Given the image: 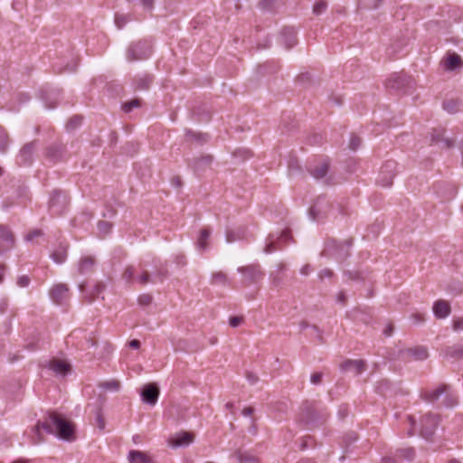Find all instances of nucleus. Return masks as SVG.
Segmentation results:
<instances>
[{
    "mask_svg": "<svg viewBox=\"0 0 463 463\" xmlns=\"http://www.w3.org/2000/svg\"><path fill=\"white\" fill-rule=\"evenodd\" d=\"M41 428L61 439L71 440L74 435L72 424L56 412L49 413L42 424L38 423L31 430L30 438L33 444H39L43 441Z\"/></svg>",
    "mask_w": 463,
    "mask_h": 463,
    "instance_id": "f257e3e1",
    "label": "nucleus"
},
{
    "mask_svg": "<svg viewBox=\"0 0 463 463\" xmlns=\"http://www.w3.org/2000/svg\"><path fill=\"white\" fill-rule=\"evenodd\" d=\"M423 398L431 403L439 402L445 407H453L458 403L457 396L448 385H441L433 391L425 392Z\"/></svg>",
    "mask_w": 463,
    "mask_h": 463,
    "instance_id": "f03ea898",
    "label": "nucleus"
},
{
    "mask_svg": "<svg viewBox=\"0 0 463 463\" xmlns=\"http://www.w3.org/2000/svg\"><path fill=\"white\" fill-rule=\"evenodd\" d=\"M123 279L128 283H138L142 286L147 283H156L154 277L146 269V265L143 262L137 267L128 266L124 273Z\"/></svg>",
    "mask_w": 463,
    "mask_h": 463,
    "instance_id": "7ed1b4c3",
    "label": "nucleus"
},
{
    "mask_svg": "<svg viewBox=\"0 0 463 463\" xmlns=\"http://www.w3.org/2000/svg\"><path fill=\"white\" fill-rule=\"evenodd\" d=\"M152 54V45L147 40H140L136 43H132L126 53V58L128 61H135L140 60H146Z\"/></svg>",
    "mask_w": 463,
    "mask_h": 463,
    "instance_id": "20e7f679",
    "label": "nucleus"
},
{
    "mask_svg": "<svg viewBox=\"0 0 463 463\" xmlns=\"http://www.w3.org/2000/svg\"><path fill=\"white\" fill-rule=\"evenodd\" d=\"M237 271L241 275V282L244 286L258 284L264 278V272L259 264L241 266L237 269Z\"/></svg>",
    "mask_w": 463,
    "mask_h": 463,
    "instance_id": "39448f33",
    "label": "nucleus"
},
{
    "mask_svg": "<svg viewBox=\"0 0 463 463\" xmlns=\"http://www.w3.org/2000/svg\"><path fill=\"white\" fill-rule=\"evenodd\" d=\"M352 245L351 241L344 242H337L335 240H330L326 243L324 254L335 258L338 261L345 260L350 255V248Z\"/></svg>",
    "mask_w": 463,
    "mask_h": 463,
    "instance_id": "423d86ee",
    "label": "nucleus"
},
{
    "mask_svg": "<svg viewBox=\"0 0 463 463\" xmlns=\"http://www.w3.org/2000/svg\"><path fill=\"white\" fill-rule=\"evenodd\" d=\"M69 203L67 194L62 191L55 190L52 193L49 201V211L52 215H61Z\"/></svg>",
    "mask_w": 463,
    "mask_h": 463,
    "instance_id": "0eeeda50",
    "label": "nucleus"
},
{
    "mask_svg": "<svg viewBox=\"0 0 463 463\" xmlns=\"http://www.w3.org/2000/svg\"><path fill=\"white\" fill-rule=\"evenodd\" d=\"M396 167L397 163L395 161H386L381 167L377 183L383 187L391 186L395 176Z\"/></svg>",
    "mask_w": 463,
    "mask_h": 463,
    "instance_id": "6e6552de",
    "label": "nucleus"
},
{
    "mask_svg": "<svg viewBox=\"0 0 463 463\" xmlns=\"http://www.w3.org/2000/svg\"><path fill=\"white\" fill-rule=\"evenodd\" d=\"M438 424L439 417L437 415L431 413L424 415L420 420V435L426 439H430L435 433Z\"/></svg>",
    "mask_w": 463,
    "mask_h": 463,
    "instance_id": "1a4fd4ad",
    "label": "nucleus"
},
{
    "mask_svg": "<svg viewBox=\"0 0 463 463\" xmlns=\"http://www.w3.org/2000/svg\"><path fill=\"white\" fill-rule=\"evenodd\" d=\"M289 238L290 234L288 231L282 232L279 235L269 234L267 238L264 252L269 254L280 250L282 244L287 243Z\"/></svg>",
    "mask_w": 463,
    "mask_h": 463,
    "instance_id": "9d476101",
    "label": "nucleus"
},
{
    "mask_svg": "<svg viewBox=\"0 0 463 463\" xmlns=\"http://www.w3.org/2000/svg\"><path fill=\"white\" fill-rule=\"evenodd\" d=\"M411 85V77L402 72L392 74L387 81V87L395 90L407 91Z\"/></svg>",
    "mask_w": 463,
    "mask_h": 463,
    "instance_id": "9b49d317",
    "label": "nucleus"
},
{
    "mask_svg": "<svg viewBox=\"0 0 463 463\" xmlns=\"http://www.w3.org/2000/svg\"><path fill=\"white\" fill-rule=\"evenodd\" d=\"M49 295L54 303L63 305L70 298L69 287L63 283L56 284L50 289Z\"/></svg>",
    "mask_w": 463,
    "mask_h": 463,
    "instance_id": "f8f14e48",
    "label": "nucleus"
},
{
    "mask_svg": "<svg viewBox=\"0 0 463 463\" xmlns=\"http://www.w3.org/2000/svg\"><path fill=\"white\" fill-rule=\"evenodd\" d=\"M96 263L94 256L83 255L78 260L77 271L80 275H90L94 271Z\"/></svg>",
    "mask_w": 463,
    "mask_h": 463,
    "instance_id": "ddd939ff",
    "label": "nucleus"
},
{
    "mask_svg": "<svg viewBox=\"0 0 463 463\" xmlns=\"http://www.w3.org/2000/svg\"><path fill=\"white\" fill-rule=\"evenodd\" d=\"M430 135V144L439 145L441 148H450L454 146L453 138L444 137V129L442 128H434Z\"/></svg>",
    "mask_w": 463,
    "mask_h": 463,
    "instance_id": "4468645a",
    "label": "nucleus"
},
{
    "mask_svg": "<svg viewBox=\"0 0 463 463\" xmlns=\"http://www.w3.org/2000/svg\"><path fill=\"white\" fill-rule=\"evenodd\" d=\"M159 396V389L155 383L146 384L141 392L142 401L149 405H155Z\"/></svg>",
    "mask_w": 463,
    "mask_h": 463,
    "instance_id": "2eb2a0df",
    "label": "nucleus"
},
{
    "mask_svg": "<svg viewBox=\"0 0 463 463\" xmlns=\"http://www.w3.org/2000/svg\"><path fill=\"white\" fill-rule=\"evenodd\" d=\"M36 147V142L25 144L20 150L17 156V164L19 165H30L33 161V152Z\"/></svg>",
    "mask_w": 463,
    "mask_h": 463,
    "instance_id": "dca6fc26",
    "label": "nucleus"
},
{
    "mask_svg": "<svg viewBox=\"0 0 463 463\" xmlns=\"http://www.w3.org/2000/svg\"><path fill=\"white\" fill-rule=\"evenodd\" d=\"M14 239L9 229L0 225V254L11 250L14 247Z\"/></svg>",
    "mask_w": 463,
    "mask_h": 463,
    "instance_id": "f3484780",
    "label": "nucleus"
},
{
    "mask_svg": "<svg viewBox=\"0 0 463 463\" xmlns=\"http://www.w3.org/2000/svg\"><path fill=\"white\" fill-rule=\"evenodd\" d=\"M329 207L325 198H318L309 210V214L314 221H319L326 217V209Z\"/></svg>",
    "mask_w": 463,
    "mask_h": 463,
    "instance_id": "a211bd4d",
    "label": "nucleus"
},
{
    "mask_svg": "<svg viewBox=\"0 0 463 463\" xmlns=\"http://www.w3.org/2000/svg\"><path fill=\"white\" fill-rule=\"evenodd\" d=\"M317 409L314 402H306L302 406L301 420L312 423L317 420Z\"/></svg>",
    "mask_w": 463,
    "mask_h": 463,
    "instance_id": "6ab92c4d",
    "label": "nucleus"
},
{
    "mask_svg": "<svg viewBox=\"0 0 463 463\" xmlns=\"http://www.w3.org/2000/svg\"><path fill=\"white\" fill-rule=\"evenodd\" d=\"M344 372H350L357 375L365 370V363L363 360H346L340 365Z\"/></svg>",
    "mask_w": 463,
    "mask_h": 463,
    "instance_id": "aec40b11",
    "label": "nucleus"
},
{
    "mask_svg": "<svg viewBox=\"0 0 463 463\" xmlns=\"http://www.w3.org/2000/svg\"><path fill=\"white\" fill-rule=\"evenodd\" d=\"M105 285L102 283H97L90 289L85 288L82 285L80 286V289L83 294V298L89 302L92 303L103 292Z\"/></svg>",
    "mask_w": 463,
    "mask_h": 463,
    "instance_id": "412c9836",
    "label": "nucleus"
},
{
    "mask_svg": "<svg viewBox=\"0 0 463 463\" xmlns=\"http://www.w3.org/2000/svg\"><path fill=\"white\" fill-rule=\"evenodd\" d=\"M194 441V435L189 432H181L168 440L172 448L186 447Z\"/></svg>",
    "mask_w": 463,
    "mask_h": 463,
    "instance_id": "4be33fe9",
    "label": "nucleus"
},
{
    "mask_svg": "<svg viewBox=\"0 0 463 463\" xmlns=\"http://www.w3.org/2000/svg\"><path fill=\"white\" fill-rule=\"evenodd\" d=\"M213 163V156L210 155L202 156L200 157L194 158L193 162L189 164L190 167L195 173H200L205 171L208 167H210Z\"/></svg>",
    "mask_w": 463,
    "mask_h": 463,
    "instance_id": "5701e85b",
    "label": "nucleus"
},
{
    "mask_svg": "<svg viewBox=\"0 0 463 463\" xmlns=\"http://www.w3.org/2000/svg\"><path fill=\"white\" fill-rule=\"evenodd\" d=\"M329 163L326 160L318 162L316 165H309L308 172L316 179L324 178L328 172Z\"/></svg>",
    "mask_w": 463,
    "mask_h": 463,
    "instance_id": "b1692460",
    "label": "nucleus"
},
{
    "mask_svg": "<svg viewBox=\"0 0 463 463\" xmlns=\"http://www.w3.org/2000/svg\"><path fill=\"white\" fill-rule=\"evenodd\" d=\"M281 41L287 48H292L297 44V33L292 27H285L281 31Z\"/></svg>",
    "mask_w": 463,
    "mask_h": 463,
    "instance_id": "393cba45",
    "label": "nucleus"
},
{
    "mask_svg": "<svg viewBox=\"0 0 463 463\" xmlns=\"http://www.w3.org/2000/svg\"><path fill=\"white\" fill-rule=\"evenodd\" d=\"M433 313L437 318H446L450 314V307L445 300H438L434 303Z\"/></svg>",
    "mask_w": 463,
    "mask_h": 463,
    "instance_id": "a878e982",
    "label": "nucleus"
},
{
    "mask_svg": "<svg viewBox=\"0 0 463 463\" xmlns=\"http://www.w3.org/2000/svg\"><path fill=\"white\" fill-rule=\"evenodd\" d=\"M49 368L56 374L64 376L70 372L71 366L65 361L52 360L49 364Z\"/></svg>",
    "mask_w": 463,
    "mask_h": 463,
    "instance_id": "bb28decb",
    "label": "nucleus"
},
{
    "mask_svg": "<svg viewBox=\"0 0 463 463\" xmlns=\"http://www.w3.org/2000/svg\"><path fill=\"white\" fill-rule=\"evenodd\" d=\"M153 77L150 74L143 73L137 75L134 79L135 88L138 90H146L149 88Z\"/></svg>",
    "mask_w": 463,
    "mask_h": 463,
    "instance_id": "cd10ccee",
    "label": "nucleus"
},
{
    "mask_svg": "<svg viewBox=\"0 0 463 463\" xmlns=\"http://www.w3.org/2000/svg\"><path fill=\"white\" fill-rule=\"evenodd\" d=\"M67 248L65 244H60L51 254L52 260L57 264H62L67 260Z\"/></svg>",
    "mask_w": 463,
    "mask_h": 463,
    "instance_id": "c85d7f7f",
    "label": "nucleus"
},
{
    "mask_svg": "<svg viewBox=\"0 0 463 463\" xmlns=\"http://www.w3.org/2000/svg\"><path fill=\"white\" fill-rule=\"evenodd\" d=\"M462 64L461 58L457 53H450L444 61V67L448 71H454Z\"/></svg>",
    "mask_w": 463,
    "mask_h": 463,
    "instance_id": "c756f323",
    "label": "nucleus"
},
{
    "mask_svg": "<svg viewBox=\"0 0 463 463\" xmlns=\"http://www.w3.org/2000/svg\"><path fill=\"white\" fill-rule=\"evenodd\" d=\"M128 460L130 463H152L151 458L139 450H131L128 453Z\"/></svg>",
    "mask_w": 463,
    "mask_h": 463,
    "instance_id": "7c9ffc66",
    "label": "nucleus"
},
{
    "mask_svg": "<svg viewBox=\"0 0 463 463\" xmlns=\"http://www.w3.org/2000/svg\"><path fill=\"white\" fill-rule=\"evenodd\" d=\"M233 456L239 463H259V458L247 451L238 450Z\"/></svg>",
    "mask_w": 463,
    "mask_h": 463,
    "instance_id": "2f4dec72",
    "label": "nucleus"
},
{
    "mask_svg": "<svg viewBox=\"0 0 463 463\" xmlns=\"http://www.w3.org/2000/svg\"><path fill=\"white\" fill-rule=\"evenodd\" d=\"M212 285H222V286H230V280L227 275L222 271L214 272L211 278Z\"/></svg>",
    "mask_w": 463,
    "mask_h": 463,
    "instance_id": "473e14b6",
    "label": "nucleus"
},
{
    "mask_svg": "<svg viewBox=\"0 0 463 463\" xmlns=\"http://www.w3.org/2000/svg\"><path fill=\"white\" fill-rule=\"evenodd\" d=\"M155 266L157 268L156 272L154 274V279L156 281L162 282L167 276V268L162 264L159 260L154 261Z\"/></svg>",
    "mask_w": 463,
    "mask_h": 463,
    "instance_id": "72a5a7b5",
    "label": "nucleus"
},
{
    "mask_svg": "<svg viewBox=\"0 0 463 463\" xmlns=\"http://www.w3.org/2000/svg\"><path fill=\"white\" fill-rule=\"evenodd\" d=\"M46 156L53 162L61 160L62 156V146L58 145L50 146L47 149Z\"/></svg>",
    "mask_w": 463,
    "mask_h": 463,
    "instance_id": "f704fd0d",
    "label": "nucleus"
},
{
    "mask_svg": "<svg viewBox=\"0 0 463 463\" xmlns=\"http://www.w3.org/2000/svg\"><path fill=\"white\" fill-rule=\"evenodd\" d=\"M210 235L211 231L208 228H204L201 231L197 241V247L200 250H205L207 249V241Z\"/></svg>",
    "mask_w": 463,
    "mask_h": 463,
    "instance_id": "c9c22d12",
    "label": "nucleus"
},
{
    "mask_svg": "<svg viewBox=\"0 0 463 463\" xmlns=\"http://www.w3.org/2000/svg\"><path fill=\"white\" fill-rule=\"evenodd\" d=\"M99 386L105 391L116 392L120 388V383L118 380L112 379L100 383Z\"/></svg>",
    "mask_w": 463,
    "mask_h": 463,
    "instance_id": "e433bc0d",
    "label": "nucleus"
},
{
    "mask_svg": "<svg viewBox=\"0 0 463 463\" xmlns=\"http://www.w3.org/2000/svg\"><path fill=\"white\" fill-rule=\"evenodd\" d=\"M409 353L416 359V360H424L428 357V351L425 347L420 346L414 349H410Z\"/></svg>",
    "mask_w": 463,
    "mask_h": 463,
    "instance_id": "4c0bfd02",
    "label": "nucleus"
},
{
    "mask_svg": "<svg viewBox=\"0 0 463 463\" xmlns=\"http://www.w3.org/2000/svg\"><path fill=\"white\" fill-rule=\"evenodd\" d=\"M445 353L449 357H463V345L449 346L446 349Z\"/></svg>",
    "mask_w": 463,
    "mask_h": 463,
    "instance_id": "58836bf2",
    "label": "nucleus"
},
{
    "mask_svg": "<svg viewBox=\"0 0 463 463\" xmlns=\"http://www.w3.org/2000/svg\"><path fill=\"white\" fill-rule=\"evenodd\" d=\"M414 449L412 448L400 449L396 450V457L411 460L414 458Z\"/></svg>",
    "mask_w": 463,
    "mask_h": 463,
    "instance_id": "ea45409f",
    "label": "nucleus"
},
{
    "mask_svg": "<svg viewBox=\"0 0 463 463\" xmlns=\"http://www.w3.org/2000/svg\"><path fill=\"white\" fill-rule=\"evenodd\" d=\"M459 102L455 99H449L443 102V109L449 113H456L458 110Z\"/></svg>",
    "mask_w": 463,
    "mask_h": 463,
    "instance_id": "a19ab883",
    "label": "nucleus"
},
{
    "mask_svg": "<svg viewBox=\"0 0 463 463\" xmlns=\"http://www.w3.org/2000/svg\"><path fill=\"white\" fill-rule=\"evenodd\" d=\"M226 241L228 243L234 242L237 240L242 238V233L241 231L235 232L233 230H227L225 233Z\"/></svg>",
    "mask_w": 463,
    "mask_h": 463,
    "instance_id": "79ce46f5",
    "label": "nucleus"
},
{
    "mask_svg": "<svg viewBox=\"0 0 463 463\" xmlns=\"http://www.w3.org/2000/svg\"><path fill=\"white\" fill-rule=\"evenodd\" d=\"M8 137L5 130L0 126V152L5 153L8 146Z\"/></svg>",
    "mask_w": 463,
    "mask_h": 463,
    "instance_id": "37998d69",
    "label": "nucleus"
},
{
    "mask_svg": "<svg viewBox=\"0 0 463 463\" xmlns=\"http://www.w3.org/2000/svg\"><path fill=\"white\" fill-rule=\"evenodd\" d=\"M140 106V99H135L128 102H126L122 105V109L128 113L132 111L134 109L138 108Z\"/></svg>",
    "mask_w": 463,
    "mask_h": 463,
    "instance_id": "c03bdc74",
    "label": "nucleus"
},
{
    "mask_svg": "<svg viewBox=\"0 0 463 463\" xmlns=\"http://www.w3.org/2000/svg\"><path fill=\"white\" fill-rule=\"evenodd\" d=\"M327 7V4L325 1H318L313 7V13L317 15L323 14Z\"/></svg>",
    "mask_w": 463,
    "mask_h": 463,
    "instance_id": "a18cd8bd",
    "label": "nucleus"
},
{
    "mask_svg": "<svg viewBox=\"0 0 463 463\" xmlns=\"http://www.w3.org/2000/svg\"><path fill=\"white\" fill-rule=\"evenodd\" d=\"M128 22V19L125 14H117L115 15V24L118 29H122Z\"/></svg>",
    "mask_w": 463,
    "mask_h": 463,
    "instance_id": "49530a36",
    "label": "nucleus"
},
{
    "mask_svg": "<svg viewBox=\"0 0 463 463\" xmlns=\"http://www.w3.org/2000/svg\"><path fill=\"white\" fill-rule=\"evenodd\" d=\"M82 122V118L80 116H73L71 118L69 122L67 123L68 129H74L79 127Z\"/></svg>",
    "mask_w": 463,
    "mask_h": 463,
    "instance_id": "de8ad7c7",
    "label": "nucleus"
},
{
    "mask_svg": "<svg viewBox=\"0 0 463 463\" xmlns=\"http://www.w3.org/2000/svg\"><path fill=\"white\" fill-rule=\"evenodd\" d=\"M98 230L99 233L108 234L111 230V224L109 222L99 221L98 222Z\"/></svg>",
    "mask_w": 463,
    "mask_h": 463,
    "instance_id": "09e8293b",
    "label": "nucleus"
},
{
    "mask_svg": "<svg viewBox=\"0 0 463 463\" xmlns=\"http://www.w3.org/2000/svg\"><path fill=\"white\" fill-rule=\"evenodd\" d=\"M406 421L409 425L407 435L409 437H411V436L414 435V428H415L416 421H415L414 418L411 415L407 416Z\"/></svg>",
    "mask_w": 463,
    "mask_h": 463,
    "instance_id": "8fccbe9b",
    "label": "nucleus"
},
{
    "mask_svg": "<svg viewBox=\"0 0 463 463\" xmlns=\"http://www.w3.org/2000/svg\"><path fill=\"white\" fill-rule=\"evenodd\" d=\"M260 73L261 74H267L269 72H273L276 71L274 63L267 62L265 64H262L260 66Z\"/></svg>",
    "mask_w": 463,
    "mask_h": 463,
    "instance_id": "3c124183",
    "label": "nucleus"
},
{
    "mask_svg": "<svg viewBox=\"0 0 463 463\" xmlns=\"http://www.w3.org/2000/svg\"><path fill=\"white\" fill-rule=\"evenodd\" d=\"M361 145V138L357 136L353 135L350 138L349 148L352 150H356Z\"/></svg>",
    "mask_w": 463,
    "mask_h": 463,
    "instance_id": "603ef678",
    "label": "nucleus"
},
{
    "mask_svg": "<svg viewBox=\"0 0 463 463\" xmlns=\"http://www.w3.org/2000/svg\"><path fill=\"white\" fill-rule=\"evenodd\" d=\"M274 2L275 0H261L260 8L264 11H272Z\"/></svg>",
    "mask_w": 463,
    "mask_h": 463,
    "instance_id": "864d4df0",
    "label": "nucleus"
},
{
    "mask_svg": "<svg viewBox=\"0 0 463 463\" xmlns=\"http://www.w3.org/2000/svg\"><path fill=\"white\" fill-rule=\"evenodd\" d=\"M151 301H152V297L148 294H143V295L139 296V298H138V303L141 306H147L151 303Z\"/></svg>",
    "mask_w": 463,
    "mask_h": 463,
    "instance_id": "5fc2aeb1",
    "label": "nucleus"
},
{
    "mask_svg": "<svg viewBox=\"0 0 463 463\" xmlns=\"http://www.w3.org/2000/svg\"><path fill=\"white\" fill-rule=\"evenodd\" d=\"M30 284V279L29 277L23 275L18 278L17 279V285L21 288L28 287Z\"/></svg>",
    "mask_w": 463,
    "mask_h": 463,
    "instance_id": "6e6d98bb",
    "label": "nucleus"
},
{
    "mask_svg": "<svg viewBox=\"0 0 463 463\" xmlns=\"http://www.w3.org/2000/svg\"><path fill=\"white\" fill-rule=\"evenodd\" d=\"M42 234L43 232L41 230H33L25 236V240L28 241H32L34 240V238L42 236Z\"/></svg>",
    "mask_w": 463,
    "mask_h": 463,
    "instance_id": "4d7b16f0",
    "label": "nucleus"
},
{
    "mask_svg": "<svg viewBox=\"0 0 463 463\" xmlns=\"http://www.w3.org/2000/svg\"><path fill=\"white\" fill-rule=\"evenodd\" d=\"M242 322V317H232L230 318V326L232 327L239 326Z\"/></svg>",
    "mask_w": 463,
    "mask_h": 463,
    "instance_id": "13d9d810",
    "label": "nucleus"
},
{
    "mask_svg": "<svg viewBox=\"0 0 463 463\" xmlns=\"http://www.w3.org/2000/svg\"><path fill=\"white\" fill-rule=\"evenodd\" d=\"M322 380V373H315L311 375L310 381L313 384H319Z\"/></svg>",
    "mask_w": 463,
    "mask_h": 463,
    "instance_id": "bf43d9fd",
    "label": "nucleus"
},
{
    "mask_svg": "<svg viewBox=\"0 0 463 463\" xmlns=\"http://www.w3.org/2000/svg\"><path fill=\"white\" fill-rule=\"evenodd\" d=\"M96 421L97 426L99 430H102L105 429V420H103L102 415L99 412H98L96 415Z\"/></svg>",
    "mask_w": 463,
    "mask_h": 463,
    "instance_id": "052dcab7",
    "label": "nucleus"
},
{
    "mask_svg": "<svg viewBox=\"0 0 463 463\" xmlns=\"http://www.w3.org/2000/svg\"><path fill=\"white\" fill-rule=\"evenodd\" d=\"M453 329H454V331L463 330V318H458L457 320H454Z\"/></svg>",
    "mask_w": 463,
    "mask_h": 463,
    "instance_id": "680f3d73",
    "label": "nucleus"
},
{
    "mask_svg": "<svg viewBox=\"0 0 463 463\" xmlns=\"http://www.w3.org/2000/svg\"><path fill=\"white\" fill-rule=\"evenodd\" d=\"M411 317L415 324H420L424 321V317L420 313H414Z\"/></svg>",
    "mask_w": 463,
    "mask_h": 463,
    "instance_id": "e2e57ef3",
    "label": "nucleus"
},
{
    "mask_svg": "<svg viewBox=\"0 0 463 463\" xmlns=\"http://www.w3.org/2000/svg\"><path fill=\"white\" fill-rule=\"evenodd\" d=\"M247 380L250 383L254 384L258 382V377L255 373L251 372H247L246 373Z\"/></svg>",
    "mask_w": 463,
    "mask_h": 463,
    "instance_id": "0e129e2a",
    "label": "nucleus"
},
{
    "mask_svg": "<svg viewBox=\"0 0 463 463\" xmlns=\"http://www.w3.org/2000/svg\"><path fill=\"white\" fill-rule=\"evenodd\" d=\"M378 392L381 393H384V392L389 389V383L387 381H383L380 383L379 386L377 387Z\"/></svg>",
    "mask_w": 463,
    "mask_h": 463,
    "instance_id": "69168bd1",
    "label": "nucleus"
},
{
    "mask_svg": "<svg viewBox=\"0 0 463 463\" xmlns=\"http://www.w3.org/2000/svg\"><path fill=\"white\" fill-rule=\"evenodd\" d=\"M332 275H333L332 270H330V269H322V270L319 272V274H318V276H319V278H320L321 279H324V278H326H326H330V277H332Z\"/></svg>",
    "mask_w": 463,
    "mask_h": 463,
    "instance_id": "338daca9",
    "label": "nucleus"
},
{
    "mask_svg": "<svg viewBox=\"0 0 463 463\" xmlns=\"http://www.w3.org/2000/svg\"><path fill=\"white\" fill-rule=\"evenodd\" d=\"M312 271V268L309 264H306L300 269V273L303 276H307Z\"/></svg>",
    "mask_w": 463,
    "mask_h": 463,
    "instance_id": "774afa93",
    "label": "nucleus"
}]
</instances>
